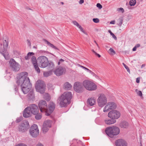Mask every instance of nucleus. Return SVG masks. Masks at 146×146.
Instances as JSON below:
<instances>
[{"label": "nucleus", "instance_id": "58836bf2", "mask_svg": "<svg viewBox=\"0 0 146 146\" xmlns=\"http://www.w3.org/2000/svg\"><path fill=\"white\" fill-rule=\"evenodd\" d=\"M108 32L110 33L111 35L112 36V37L114 38L115 39H117L116 37L111 32L110 30H108Z\"/></svg>", "mask_w": 146, "mask_h": 146}, {"label": "nucleus", "instance_id": "0e129e2a", "mask_svg": "<svg viewBox=\"0 0 146 146\" xmlns=\"http://www.w3.org/2000/svg\"><path fill=\"white\" fill-rule=\"evenodd\" d=\"M15 91H16L17 90V88L16 86H15Z\"/></svg>", "mask_w": 146, "mask_h": 146}, {"label": "nucleus", "instance_id": "09e8293b", "mask_svg": "<svg viewBox=\"0 0 146 146\" xmlns=\"http://www.w3.org/2000/svg\"><path fill=\"white\" fill-rule=\"evenodd\" d=\"M52 86V85L50 84H48V88L49 90L50 89Z\"/></svg>", "mask_w": 146, "mask_h": 146}, {"label": "nucleus", "instance_id": "ddd939ff", "mask_svg": "<svg viewBox=\"0 0 146 146\" xmlns=\"http://www.w3.org/2000/svg\"><path fill=\"white\" fill-rule=\"evenodd\" d=\"M116 107V105L113 102L108 103L104 107L103 111L104 112L108 111L110 110L115 109Z\"/></svg>", "mask_w": 146, "mask_h": 146}, {"label": "nucleus", "instance_id": "e433bc0d", "mask_svg": "<svg viewBox=\"0 0 146 146\" xmlns=\"http://www.w3.org/2000/svg\"><path fill=\"white\" fill-rule=\"evenodd\" d=\"M117 22H118L117 24L119 26H121L123 23V19L122 18H120L118 20Z\"/></svg>", "mask_w": 146, "mask_h": 146}, {"label": "nucleus", "instance_id": "e2e57ef3", "mask_svg": "<svg viewBox=\"0 0 146 146\" xmlns=\"http://www.w3.org/2000/svg\"><path fill=\"white\" fill-rule=\"evenodd\" d=\"M87 71L89 72L90 74H91L92 72V71L91 70H89L88 69V70H87Z\"/></svg>", "mask_w": 146, "mask_h": 146}, {"label": "nucleus", "instance_id": "6e6552de", "mask_svg": "<svg viewBox=\"0 0 146 146\" xmlns=\"http://www.w3.org/2000/svg\"><path fill=\"white\" fill-rule=\"evenodd\" d=\"M97 102L98 106L102 107L107 103V98L104 94H101L98 99Z\"/></svg>", "mask_w": 146, "mask_h": 146}, {"label": "nucleus", "instance_id": "79ce46f5", "mask_svg": "<svg viewBox=\"0 0 146 146\" xmlns=\"http://www.w3.org/2000/svg\"><path fill=\"white\" fill-rule=\"evenodd\" d=\"M92 20L94 22L96 23H98L99 22V20L98 18H94Z\"/></svg>", "mask_w": 146, "mask_h": 146}, {"label": "nucleus", "instance_id": "412c9836", "mask_svg": "<svg viewBox=\"0 0 146 146\" xmlns=\"http://www.w3.org/2000/svg\"><path fill=\"white\" fill-rule=\"evenodd\" d=\"M48 61V63L46 64V69L48 70H53L54 67V63L51 61H48V58L46 57V60Z\"/></svg>", "mask_w": 146, "mask_h": 146}, {"label": "nucleus", "instance_id": "603ef678", "mask_svg": "<svg viewBox=\"0 0 146 146\" xmlns=\"http://www.w3.org/2000/svg\"><path fill=\"white\" fill-rule=\"evenodd\" d=\"M27 44L28 45H29V46H31V42H30V41L29 40H27Z\"/></svg>", "mask_w": 146, "mask_h": 146}, {"label": "nucleus", "instance_id": "0eeeda50", "mask_svg": "<svg viewBox=\"0 0 146 146\" xmlns=\"http://www.w3.org/2000/svg\"><path fill=\"white\" fill-rule=\"evenodd\" d=\"M45 83L42 81L38 80L36 82L35 85V88L38 92L41 94L44 93L45 88Z\"/></svg>", "mask_w": 146, "mask_h": 146}, {"label": "nucleus", "instance_id": "1a4fd4ad", "mask_svg": "<svg viewBox=\"0 0 146 146\" xmlns=\"http://www.w3.org/2000/svg\"><path fill=\"white\" fill-rule=\"evenodd\" d=\"M30 133L34 137H36L39 134V131L36 125H33L30 128Z\"/></svg>", "mask_w": 146, "mask_h": 146}, {"label": "nucleus", "instance_id": "7c9ffc66", "mask_svg": "<svg viewBox=\"0 0 146 146\" xmlns=\"http://www.w3.org/2000/svg\"><path fill=\"white\" fill-rule=\"evenodd\" d=\"M29 99H31L34 97V95L33 92H30L27 95Z\"/></svg>", "mask_w": 146, "mask_h": 146}, {"label": "nucleus", "instance_id": "72a5a7b5", "mask_svg": "<svg viewBox=\"0 0 146 146\" xmlns=\"http://www.w3.org/2000/svg\"><path fill=\"white\" fill-rule=\"evenodd\" d=\"M72 22L74 25L76 26L77 27H78L80 29H82V27L80 25L79 23L76 21H73Z\"/></svg>", "mask_w": 146, "mask_h": 146}, {"label": "nucleus", "instance_id": "2f4dec72", "mask_svg": "<svg viewBox=\"0 0 146 146\" xmlns=\"http://www.w3.org/2000/svg\"><path fill=\"white\" fill-rule=\"evenodd\" d=\"M136 0H131L129 2V4L131 6H134L136 3Z\"/></svg>", "mask_w": 146, "mask_h": 146}, {"label": "nucleus", "instance_id": "c756f323", "mask_svg": "<svg viewBox=\"0 0 146 146\" xmlns=\"http://www.w3.org/2000/svg\"><path fill=\"white\" fill-rule=\"evenodd\" d=\"M42 132L44 133H46V123L44 121L42 127Z\"/></svg>", "mask_w": 146, "mask_h": 146}, {"label": "nucleus", "instance_id": "393cba45", "mask_svg": "<svg viewBox=\"0 0 146 146\" xmlns=\"http://www.w3.org/2000/svg\"><path fill=\"white\" fill-rule=\"evenodd\" d=\"M52 122V121L50 120H47L46 121V132L48 130V128L51 127Z\"/></svg>", "mask_w": 146, "mask_h": 146}, {"label": "nucleus", "instance_id": "bf43d9fd", "mask_svg": "<svg viewBox=\"0 0 146 146\" xmlns=\"http://www.w3.org/2000/svg\"><path fill=\"white\" fill-rule=\"evenodd\" d=\"M135 46L137 48H138L140 46V45L139 44H136V45H135Z\"/></svg>", "mask_w": 146, "mask_h": 146}, {"label": "nucleus", "instance_id": "cd10ccee", "mask_svg": "<svg viewBox=\"0 0 146 146\" xmlns=\"http://www.w3.org/2000/svg\"><path fill=\"white\" fill-rule=\"evenodd\" d=\"M34 54L33 52H29L27 54V55L25 57V59L26 60H28L30 58L31 56L34 55Z\"/></svg>", "mask_w": 146, "mask_h": 146}, {"label": "nucleus", "instance_id": "49530a36", "mask_svg": "<svg viewBox=\"0 0 146 146\" xmlns=\"http://www.w3.org/2000/svg\"><path fill=\"white\" fill-rule=\"evenodd\" d=\"M137 94L140 96H142V92L140 91H139L137 93Z\"/></svg>", "mask_w": 146, "mask_h": 146}, {"label": "nucleus", "instance_id": "dca6fc26", "mask_svg": "<svg viewBox=\"0 0 146 146\" xmlns=\"http://www.w3.org/2000/svg\"><path fill=\"white\" fill-rule=\"evenodd\" d=\"M40 111L42 112L46 113V101L41 100L38 104V107Z\"/></svg>", "mask_w": 146, "mask_h": 146}, {"label": "nucleus", "instance_id": "4468645a", "mask_svg": "<svg viewBox=\"0 0 146 146\" xmlns=\"http://www.w3.org/2000/svg\"><path fill=\"white\" fill-rule=\"evenodd\" d=\"M28 107L32 114L36 115L38 113L39 111L38 107L35 104H31Z\"/></svg>", "mask_w": 146, "mask_h": 146}, {"label": "nucleus", "instance_id": "20e7f679", "mask_svg": "<svg viewBox=\"0 0 146 146\" xmlns=\"http://www.w3.org/2000/svg\"><path fill=\"white\" fill-rule=\"evenodd\" d=\"M4 41L3 43V46L1 44L0 53L2 54L5 59L8 60L9 58V56L6 49L8 46V42L6 40Z\"/></svg>", "mask_w": 146, "mask_h": 146}, {"label": "nucleus", "instance_id": "338daca9", "mask_svg": "<svg viewBox=\"0 0 146 146\" xmlns=\"http://www.w3.org/2000/svg\"><path fill=\"white\" fill-rule=\"evenodd\" d=\"M97 56H98V57H99V58H100V57L101 56L99 54H97Z\"/></svg>", "mask_w": 146, "mask_h": 146}, {"label": "nucleus", "instance_id": "a18cd8bd", "mask_svg": "<svg viewBox=\"0 0 146 146\" xmlns=\"http://www.w3.org/2000/svg\"><path fill=\"white\" fill-rule=\"evenodd\" d=\"M64 61V60H63L62 58H61L59 60V62H58V65H59L61 62H63Z\"/></svg>", "mask_w": 146, "mask_h": 146}, {"label": "nucleus", "instance_id": "7ed1b4c3", "mask_svg": "<svg viewBox=\"0 0 146 146\" xmlns=\"http://www.w3.org/2000/svg\"><path fill=\"white\" fill-rule=\"evenodd\" d=\"M105 132L107 135L111 138H113L114 136L118 135L120 132L119 128L116 126L108 127L106 128Z\"/></svg>", "mask_w": 146, "mask_h": 146}, {"label": "nucleus", "instance_id": "680f3d73", "mask_svg": "<svg viewBox=\"0 0 146 146\" xmlns=\"http://www.w3.org/2000/svg\"><path fill=\"white\" fill-rule=\"evenodd\" d=\"M36 146H43L41 143H38L37 145Z\"/></svg>", "mask_w": 146, "mask_h": 146}, {"label": "nucleus", "instance_id": "37998d69", "mask_svg": "<svg viewBox=\"0 0 146 146\" xmlns=\"http://www.w3.org/2000/svg\"><path fill=\"white\" fill-rule=\"evenodd\" d=\"M15 146H27L26 145L23 143L18 144Z\"/></svg>", "mask_w": 146, "mask_h": 146}, {"label": "nucleus", "instance_id": "5fc2aeb1", "mask_svg": "<svg viewBox=\"0 0 146 146\" xmlns=\"http://www.w3.org/2000/svg\"><path fill=\"white\" fill-rule=\"evenodd\" d=\"M140 82V78H137L136 80V82L137 83H139Z\"/></svg>", "mask_w": 146, "mask_h": 146}, {"label": "nucleus", "instance_id": "ea45409f", "mask_svg": "<svg viewBox=\"0 0 146 146\" xmlns=\"http://www.w3.org/2000/svg\"><path fill=\"white\" fill-rule=\"evenodd\" d=\"M122 64L123 66H124V67H125V68L127 70V72L129 73H130V70L128 66L123 63Z\"/></svg>", "mask_w": 146, "mask_h": 146}, {"label": "nucleus", "instance_id": "4be33fe9", "mask_svg": "<svg viewBox=\"0 0 146 146\" xmlns=\"http://www.w3.org/2000/svg\"><path fill=\"white\" fill-rule=\"evenodd\" d=\"M87 104L88 106H92L94 105L95 103V101L93 98H90L87 100Z\"/></svg>", "mask_w": 146, "mask_h": 146}, {"label": "nucleus", "instance_id": "a19ab883", "mask_svg": "<svg viewBox=\"0 0 146 146\" xmlns=\"http://www.w3.org/2000/svg\"><path fill=\"white\" fill-rule=\"evenodd\" d=\"M109 51L110 52V54H115V52L111 48H110L109 50Z\"/></svg>", "mask_w": 146, "mask_h": 146}, {"label": "nucleus", "instance_id": "39448f33", "mask_svg": "<svg viewBox=\"0 0 146 146\" xmlns=\"http://www.w3.org/2000/svg\"><path fill=\"white\" fill-rule=\"evenodd\" d=\"M83 85L86 90L89 91L95 90L97 88V86L94 83L88 80H84L83 82Z\"/></svg>", "mask_w": 146, "mask_h": 146}, {"label": "nucleus", "instance_id": "b1692460", "mask_svg": "<svg viewBox=\"0 0 146 146\" xmlns=\"http://www.w3.org/2000/svg\"><path fill=\"white\" fill-rule=\"evenodd\" d=\"M129 126V123L126 121H122L120 124V126L122 128H127Z\"/></svg>", "mask_w": 146, "mask_h": 146}, {"label": "nucleus", "instance_id": "4c0bfd02", "mask_svg": "<svg viewBox=\"0 0 146 146\" xmlns=\"http://www.w3.org/2000/svg\"><path fill=\"white\" fill-rule=\"evenodd\" d=\"M53 70H49V71L46 72V77L48 76L51 75L52 74Z\"/></svg>", "mask_w": 146, "mask_h": 146}, {"label": "nucleus", "instance_id": "9d476101", "mask_svg": "<svg viewBox=\"0 0 146 146\" xmlns=\"http://www.w3.org/2000/svg\"><path fill=\"white\" fill-rule=\"evenodd\" d=\"M9 63L10 67L12 68L13 71H17L19 70L20 68V66L13 59L11 58L10 60Z\"/></svg>", "mask_w": 146, "mask_h": 146}, {"label": "nucleus", "instance_id": "5701e85b", "mask_svg": "<svg viewBox=\"0 0 146 146\" xmlns=\"http://www.w3.org/2000/svg\"><path fill=\"white\" fill-rule=\"evenodd\" d=\"M116 121L115 119H106L105 120V123L108 125H110L115 123Z\"/></svg>", "mask_w": 146, "mask_h": 146}, {"label": "nucleus", "instance_id": "052dcab7", "mask_svg": "<svg viewBox=\"0 0 146 146\" xmlns=\"http://www.w3.org/2000/svg\"><path fill=\"white\" fill-rule=\"evenodd\" d=\"M91 74L94 76H96V74L93 72Z\"/></svg>", "mask_w": 146, "mask_h": 146}, {"label": "nucleus", "instance_id": "2eb2a0df", "mask_svg": "<svg viewBox=\"0 0 146 146\" xmlns=\"http://www.w3.org/2000/svg\"><path fill=\"white\" fill-rule=\"evenodd\" d=\"M74 90L78 93L82 92L83 89L82 83L78 82L75 83L74 86Z\"/></svg>", "mask_w": 146, "mask_h": 146}, {"label": "nucleus", "instance_id": "aec40b11", "mask_svg": "<svg viewBox=\"0 0 146 146\" xmlns=\"http://www.w3.org/2000/svg\"><path fill=\"white\" fill-rule=\"evenodd\" d=\"M32 114V113L27 107L24 110L23 115L24 117L27 118L31 116Z\"/></svg>", "mask_w": 146, "mask_h": 146}, {"label": "nucleus", "instance_id": "13d9d810", "mask_svg": "<svg viewBox=\"0 0 146 146\" xmlns=\"http://www.w3.org/2000/svg\"><path fill=\"white\" fill-rule=\"evenodd\" d=\"M137 49V48L135 46H134L133 48V51H135Z\"/></svg>", "mask_w": 146, "mask_h": 146}, {"label": "nucleus", "instance_id": "bb28decb", "mask_svg": "<svg viewBox=\"0 0 146 146\" xmlns=\"http://www.w3.org/2000/svg\"><path fill=\"white\" fill-rule=\"evenodd\" d=\"M46 44H47L48 46L52 48H54L55 50H58V48L56 47V46L50 43L48 41L46 40Z\"/></svg>", "mask_w": 146, "mask_h": 146}, {"label": "nucleus", "instance_id": "864d4df0", "mask_svg": "<svg viewBox=\"0 0 146 146\" xmlns=\"http://www.w3.org/2000/svg\"><path fill=\"white\" fill-rule=\"evenodd\" d=\"M84 2V0H80V1H79V3L80 4H81L83 3Z\"/></svg>", "mask_w": 146, "mask_h": 146}, {"label": "nucleus", "instance_id": "423d86ee", "mask_svg": "<svg viewBox=\"0 0 146 146\" xmlns=\"http://www.w3.org/2000/svg\"><path fill=\"white\" fill-rule=\"evenodd\" d=\"M56 105L55 103L52 101L48 102L47 104H46V115L49 116L53 112Z\"/></svg>", "mask_w": 146, "mask_h": 146}, {"label": "nucleus", "instance_id": "f257e3e1", "mask_svg": "<svg viewBox=\"0 0 146 146\" xmlns=\"http://www.w3.org/2000/svg\"><path fill=\"white\" fill-rule=\"evenodd\" d=\"M28 74L27 72H22L19 74L17 77V83L21 85V90L24 94L27 93L31 87Z\"/></svg>", "mask_w": 146, "mask_h": 146}, {"label": "nucleus", "instance_id": "8fccbe9b", "mask_svg": "<svg viewBox=\"0 0 146 146\" xmlns=\"http://www.w3.org/2000/svg\"><path fill=\"white\" fill-rule=\"evenodd\" d=\"M80 31L83 33L84 34H85V35H87L88 34L87 33H86V32H85L83 30L82 28V29H80Z\"/></svg>", "mask_w": 146, "mask_h": 146}, {"label": "nucleus", "instance_id": "f3484780", "mask_svg": "<svg viewBox=\"0 0 146 146\" xmlns=\"http://www.w3.org/2000/svg\"><path fill=\"white\" fill-rule=\"evenodd\" d=\"M65 69L62 67H59L56 69L53 72L57 76H60L64 72Z\"/></svg>", "mask_w": 146, "mask_h": 146}, {"label": "nucleus", "instance_id": "c03bdc74", "mask_svg": "<svg viewBox=\"0 0 146 146\" xmlns=\"http://www.w3.org/2000/svg\"><path fill=\"white\" fill-rule=\"evenodd\" d=\"M96 6L97 7L100 9L102 8V5L99 3H98L97 4Z\"/></svg>", "mask_w": 146, "mask_h": 146}, {"label": "nucleus", "instance_id": "9b49d317", "mask_svg": "<svg viewBox=\"0 0 146 146\" xmlns=\"http://www.w3.org/2000/svg\"><path fill=\"white\" fill-rule=\"evenodd\" d=\"M121 115L120 113L116 110H113L110 111L108 113V117L114 119L119 118Z\"/></svg>", "mask_w": 146, "mask_h": 146}, {"label": "nucleus", "instance_id": "de8ad7c7", "mask_svg": "<svg viewBox=\"0 0 146 146\" xmlns=\"http://www.w3.org/2000/svg\"><path fill=\"white\" fill-rule=\"evenodd\" d=\"M22 120L21 118H17L16 120V121L17 123H19Z\"/></svg>", "mask_w": 146, "mask_h": 146}, {"label": "nucleus", "instance_id": "f03ea898", "mask_svg": "<svg viewBox=\"0 0 146 146\" xmlns=\"http://www.w3.org/2000/svg\"><path fill=\"white\" fill-rule=\"evenodd\" d=\"M72 97L71 92H67L64 93L58 99L60 107L62 108L66 107L70 103Z\"/></svg>", "mask_w": 146, "mask_h": 146}, {"label": "nucleus", "instance_id": "c9c22d12", "mask_svg": "<svg viewBox=\"0 0 146 146\" xmlns=\"http://www.w3.org/2000/svg\"><path fill=\"white\" fill-rule=\"evenodd\" d=\"M35 115V118L36 119H40L41 118V115L40 113H38L37 114H36Z\"/></svg>", "mask_w": 146, "mask_h": 146}, {"label": "nucleus", "instance_id": "4d7b16f0", "mask_svg": "<svg viewBox=\"0 0 146 146\" xmlns=\"http://www.w3.org/2000/svg\"><path fill=\"white\" fill-rule=\"evenodd\" d=\"M115 23V21H111L110 23L111 24H114Z\"/></svg>", "mask_w": 146, "mask_h": 146}, {"label": "nucleus", "instance_id": "a211bd4d", "mask_svg": "<svg viewBox=\"0 0 146 146\" xmlns=\"http://www.w3.org/2000/svg\"><path fill=\"white\" fill-rule=\"evenodd\" d=\"M37 60L40 63L41 67L42 68L46 67V56H41L38 58Z\"/></svg>", "mask_w": 146, "mask_h": 146}, {"label": "nucleus", "instance_id": "69168bd1", "mask_svg": "<svg viewBox=\"0 0 146 146\" xmlns=\"http://www.w3.org/2000/svg\"><path fill=\"white\" fill-rule=\"evenodd\" d=\"M145 66V65L144 64H143L141 66V68H142L143 67H144Z\"/></svg>", "mask_w": 146, "mask_h": 146}, {"label": "nucleus", "instance_id": "a878e982", "mask_svg": "<svg viewBox=\"0 0 146 146\" xmlns=\"http://www.w3.org/2000/svg\"><path fill=\"white\" fill-rule=\"evenodd\" d=\"M72 87L71 85L68 82L65 83L64 84V88L66 90H70Z\"/></svg>", "mask_w": 146, "mask_h": 146}, {"label": "nucleus", "instance_id": "6e6d98bb", "mask_svg": "<svg viewBox=\"0 0 146 146\" xmlns=\"http://www.w3.org/2000/svg\"><path fill=\"white\" fill-rule=\"evenodd\" d=\"M118 9L119 11H121L122 13L124 12V9L123 8H120Z\"/></svg>", "mask_w": 146, "mask_h": 146}, {"label": "nucleus", "instance_id": "3c124183", "mask_svg": "<svg viewBox=\"0 0 146 146\" xmlns=\"http://www.w3.org/2000/svg\"><path fill=\"white\" fill-rule=\"evenodd\" d=\"M79 66L81 67L82 68H83V69H85V70H88V69L87 68H86L85 67H84L82 66H81V65H79Z\"/></svg>", "mask_w": 146, "mask_h": 146}, {"label": "nucleus", "instance_id": "473e14b6", "mask_svg": "<svg viewBox=\"0 0 146 146\" xmlns=\"http://www.w3.org/2000/svg\"><path fill=\"white\" fill-rule=\"evenodd\" d=\"M51 99V96L49 94L46 93V101L48 102L50 101V100Z\"/></svg>", "mask_w": 146, "mask_h": 146}, {"label": "nucleus", "instance_id": "6ab92c4d", "mask_svg": "<svg viewBox=\"0 0 146 146\" xmlns=\"http://www.w3.org/2000/svg\"><path fill=\"white\" fill-rule=\"evenodd\" d=\"M127 143L126 141L122 139H119L115 141L116 146H127Z\"/></svg>", "mask_w": 146, "mask_h": 146}, {"label": "nucleus", "instance_id": "f8f14e48", "mask_svg": "<svg viewBox=\"0 0 146 146\" xmlns=\"http://www.w3.org/2000/svg\"><path fill=\"white\" fill-rule=\"evenodd\" d=\"M29 127V122L26 121H24L19 125V131L24 132Z\"/></svg>", "mask_w": 146, "mask_h": 146}, {"label": "nucleus", "instance_id": "774afa93", "mask_svg": "<svg viewBox=\"0 0 146 146\" xmlns=\"http://www.w3.org/2000/svg\"><path fill=\"white\" fill-rule=\"evenodd\" d=\"M43 74L44 76H45L46 75V72H44Z\"/></svg>", "mask_w": 146, "mask_h": 146}, {"label": "nucleus", "instance_id": "f704fd0d", "mask_svg": "<svg viewBox=\"0 0 146 146\" xmlns=\"http://www.w3.org/2000/svg\"><path fill=\"white\" fill-rule=\"evenodd\" d=\"M33 66L34 67L35 70L38 73H40V70L37 64H35Z\"/></svg>", "mask_w": 146, "mask_h": 146}, {"label": "nucleus", "instance_id": "c85d7f7f", "mask_svg": "<svg viewBox=\"0 0 146 146\" xmlns=\"http://www.w3.org/2000/svg\"><path fill=\"white\" fill-rule=\"evenodd\" d=\"M31 62L33 65L37 64L36 58L35 56H33L32 57Z\"/></svg>", "mask_w": 146, "mask_h": 146}]
</instances>
